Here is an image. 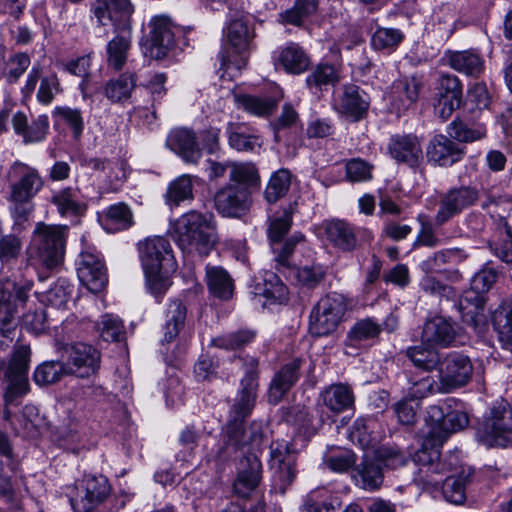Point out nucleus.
I'll list each match as a JSON object with an SVG mask.
<instances>
[{"label": "nucleus", "instance_id": "obj_1", "mask_svg": "<svg viewBox=\"0 0 512 512\" xmlns=\"http://www.w3.org/2000/svg\"><path fill=\"white\" fill-rule=\"evenodd\" d=\"M172 237L183 253L207 256L218 242L215 216L190 210L174 222Z\"/></svg>", "mask_w": 512, "mask_h": 512}, {"label": "nucleus", "instance_id": "obj_2", "mask_svg": "<svg viewBox=\"0 0 512 512\" xmlns=\"http://www.w3.org/2000/svg\"><path fill=\"white\" fill-rule=\"evenodd\" d=\"M6 178L11 213L17 220L26 219L31 211L28 205L43 189L44 179L37 168L19 160L9 167Z\"/></svg>", "mask_w": 512, "mask_h": 512}, {"label": "nucleus", "instance_id": "obj_3", "mask_svg": "<svg viewBox=\"0 0 512 512\" xmlns=\"http://www.w3.org/2000/svg\"><path fill=\"white\" fill-rule=\"evenodd\" d=\"M67 232V226L37 223L28 250L31 263L47 269L60 265L64 259Z\"/></svg>", "mask_w": 512, "mask_h": 512}, {"label": "nucleus", "instance_id": "obj_4", "mask_svg": "<svg viewBox=\"0 0 512 512\" xmlns=\"http://www.w3.org/2000/svg\"><path fill=\"white\" fill-rule=\"evenodd\" d=\"M258 361L255 358L250 359V369L246 371L240 381V388L231 408V417L226 433L229 442L238 448L246 444L245 431L243 430V421L248 417L256 403L258 383Z\"/></svg>", "mask_w": 512, "mask_h": 512}, {"label": "nucleus", "instance_id": "obj_5", "mask_svg": "<svg viewBox=\"0 0 512 512\" xmlns=\"http://www.w3.org/2000/svg\"><path fill=\"white\" fill-rule=\"evenodd\" d=\"M224 36L231 51L221 50L218 54L222 69L234 67L241 70L247 65L248 52L252 48L254 31L249 26V20L243 13L229 15L224 29Z\"/></svg>", "mask_w": 512, "mask_h": 512}, {"label": "nucleus", "instance_id": "obj_6", "mask_svg": "<svg viewBox=\"0 0 512 512\" xmlns=\"http://www.w3.org/2000/svg\"><path fill=\"white\" fill-rule=\"evenodd\" d=\"M31 357V349L26 345L17 346L12 353L8 366L5 370L7 386L4 392V419L9 421L12 413L8 406L19 405L21 398L30 391L28 381V370Z\"/></svg>", "mask_w": 512, "mask_h": 512}, {"label": "nucleus", "instance_id": "obj_7", "mask_svg": "<svg viewBox=\"0 0 512 512\" xmlns=\"http://www.w3.org/2000/svg\"><path fill=\"white\" fill-rule=\"evenodd\" d=\"M346 309V301L341 294L330 293L322 297L310 312L311 335L325 337L333 334L342 321Z\"/></svg>", "mask_w": 512, "mask_h": 512}, {"label": "nucleus", "instance_id": "obj_8", "mask_svg": "<svg viewBox=\"0 0 512 512\" xmlns=\"http://www.w3.org/2000/svg\"><path fill=\"white\" fill-rule=\"evenodd\" d=\"M55 348L65 359L70 374L80 378H88L98 372L101 353L91 344L81 341L65 342L64 340H56Z\"/></svg>", "mask_w": 512, "mask_h": 512}, {"label": "nucleus", "instance_id": "obj_9", "mask_svg": "<svg viewBox=\"0 0 512 512\" xmlns=\"http://www.w3.org/2000/svg\"><path fill=\"white\" fill-rule=\"evenodd\" d=\"M477 434L487 446L505 447L512 442V409L509 404L501 401L493 405Z\"/></svg>", "mask_w": 512, "mask_h": 512}, {"label": "nucleus", "instance_id": "obj_10", "mask_svg": "<svg viewBox=\"0 0 512 512\" xmlns=\"http://www.w3.org/2000/svg\"><path fill=\"white\" fill-rule=\"evenodd\" d=\"M473 374L471 359L458 351L443 355L438 368L439 389L444 393H451L466 386Z\"/></svg>", "mask_w": 512, "mask_h": 512}, {"label": "nucleus", "instance_id": "obj_11", "mask_svg": "<svg viewBox=\"0 0 512 512\" xmlns=\"http://www.w3.org/2000/svg\"><path fill=\"white\" fill-rule=\"evenodd\" d=\"M109 492L106 477L89 475L77 481L68 496L75 512H90L105 500Z\"/></svg>", "mask_w": 512, "mask_h": 512}, {"label": "nucleus", "instance_id": "obj_12", "mask_svg": "<svg viewBox=\"0 0 512 512\" xmlns=\"http://www.w3.org/2000/svg\"><path fill=\"white\" fill-rule=\"evenodd\" d=\"M480 198L479 190L473 186H460L449 189L440 197L439 207L434 217L436 226H442L465 209L475 205Z\"/></svg>", "mask_w": 512, "mask_h": 512}, {"label": "nucleus", "instance_id": "obj_13", "mask_svg": "<svg viewBox=\"0 0 512 512\" xmlns=\"http://www.w3.org/2000/svg\"><path fill=\"white\" fill-rule=\"evenodd\" d=\"M91 11L101 26L112 25L115 30L131 29L134 7L130 0H95Z\"/></svg>", "mask_w": 512, "mask_h": 512}, {"label": "nucleus", "instance_id": "obj_14", "mask_svg": "<svg viewBox=\"0 0 512 512\" xmlns=\"http://www.w3.org/2000/svg\"><path fill=\"white\" fill-rule=\"evenodd\" d=\"M252 195L236 184H225L214 196V206L219 214L228 218H241L249 213Z\"/></svg>", "mask_w": 512, "mask_h": 512}, {"label": "nucleus", "instance_id": "obj_15", "mask_svg": "<svg viewBox=\"0 0 512 512\" xmlns=\"http://www.w3.org/2000/svg\"><path fill=\"white\" fill-rule=\"evenodd\" d=\"M150 28V53L154 58L162 59L175 47L182 29L164 15L153 17Z\"/></svg>", "mask_w": 512, "mask_h": 512}, {"label": "nucleus", "instance_id": "obj_16", "mask_svg": "<svg viewBox=\"0 0 512 512\" xmlns=\"http://www.w3.org/2000/svg\"><path fill=\"white\" fill-rule=\"evenodd\" d=\"M138 249L143 269H176L172 247L166 238L148 237L138 244Z\"/></svg>", "mask_w": 512, "mask_h": 512}, {"label": "nucleus", "instance_id": "obj_17", "mask_svg": "<svg viewBox=\"0 0 512 512\" xmlns=\"http://www.w3.org/2000/svg\"><path fill=\"white\" fill-rule=\"evenodd\" d=\"M270 462L275 468V486L284 494L296 477V454L290 450L287 442L277 441L270 446Z\"/></svg>", "mask_w": 512, "mask_h": 512}, {"label": "nucleus", "instance_id": "obj_18", "mask_svg": "<svg viewBox=\"0 0 512 512\" xmlns=\"http://www.w3.org/2000/svg\"><path fill=\"white\" fill-rule=\"evenodd\" d=\"M32 286L31 282L19 284L9 279L0 281V323H16L18 309L27 302Z\"/></svg>", "mask_w": 512, "mask_h": 512}, {"label": "nucleus", "instance_id": "obj_19", "mask_svg": "<svg viewBox=\"0 0 512 512\" xmlns=\"http://www.w3.org/2000/svg\"><path fill=\"white\" fill-rule=\"evenodd\" d=\"M77 275L80 282L93 293L101 291L108 282L105 264L100 254L92 250L79 255Z\"/></svg>", "mask_w": 512, "mask_h": 512}, {"label": "nucleus", "instance_id": "obj_20", "mask_svg": "<svg viewBox=\"0 0 512 512\" xmlns=\"http://www.w3.org/2000/svg\"><path fill=\"white\" fill-rule=\"evenodd\" d=\"M166 145L187 164L197 165L202 158L198 137L191 129L172 130L167 136Z\"/></svg>", "mask_w": 512, "mask_h": 512}, {"label": "nucleus", "instance_id": "obj_21", "mask_svg": "<svg viewBox=\"0 0 512 512\" xmlns=\"http://www.w3.org/2000/svg\"><path fill=\"white\" fill-rule=\"evenodd\" d=\"M388 151L398 163L416 168L423 160V151L417 136L412 134H396L391 136Z\"/></svg>", "mask_w": 512, "mask_h": 512}, {"label": "nucleus", "instance_id": "obj_22", "mask_svg": "<svg viewBox=\"0 0 512 512\" xmlns=\"http://www.w3.org/2000/svg\"><path fill=\"white\" fill-rule=\"evenodd\" d=\"M302 364L301 358H295L282 365L274 374L268 389L269 403L278 404L298 382Z\"/></svg>", "mask_w": 512, "mask_h": 512}, {"label": "nucleus", "instance_id": "obj_23", "mask_svg": "<svg viewBox=\"0 0 512 512\" xmlns=\"http://www.w3.org/2000/svg\"><path fill=\"white\" fill-rule=\"evenodd\" d=\"M465 151L450 136L436 135L427 146V157L430 162L441 166L449 167L459 162Z\"/></svg>", "mask_w": 512, "mask_h": 512}, {"label": "nucleus", "instance_id": "obj_24", "mask_svg": "<svg viewBox=\"0 0 512 512\" xmlns=\"http://www.w3.org/2000/svg\"><path fill=\"white\" fill-rule=\"evenodd\" d=\"M438 113L442 119H447L452 112L459 108L462 102V85L457 76L443 74L438 80Z\"/></svg>", "mask_w": 512, "mask_h": 512}, {"label": "nucleus", "instance_id": "obj_25", "mask_svg": "<svg viewBox=\"0 0 512 512\" xmlns=\"http://www.w3.org/2000/svg\"><path fill=\"white\" fill-rule=\"evenodd\" d=\"M456 330L452 322L443 316H434L428 319L421 333L424 343L447 347L453 343Z\"/></svg>", "mask_w": 512, "mask_h": 512}, {"label": "nucleus", "instance_id": "obj_26", "mask_svg": "<svg viewBox=\"0 0 512 512\" xmlns=\"http://www.w3.org/2000/svg\"><path fill=\"white\" fill-rule=\"evenodd\" d=\"M421 81L412 76L397 79L392 84V106L400 113L410 109L418 100Z\"/></svg>", "mask_w": 512, "mask_h": 512}, {"label": "nucleus", "instance_id": "obj_27", "mask_svg": "<svg viewBox=\"0 0 512 512\" xmlns=\"http://www.w3.org/2000/svg\"><path fill=\"white\" fill-rule=\"evenodd\" d=\"M370 98L366 92L354 84L344 86L339 101V111L353 120H360L367 112Z\"/></svg>", "mask_w": 512, "mask_h": 512}, {"label": "nucleus", "instance_id": "obj_28", "mask_svg": "<svg viewBox=\"0 0 512 512\" xmlns=\"http://www.w3.org/2000/svg\"><path fill=\"white\" fill-rule=\"evenodd\" d=\"M241 465L233 487L236 494L246 497L258 486L261 480L262 464L256 455L250 454L241 462Z\"/></svg>", "mask_w": 512, "mask_h": 512}, {"label": "nucleus", "instance_id": "obj_29", "mask_svg": "<svg viewBox=\"0 0 512 512\" xmlns=\"http://www.w3.org/2000/svg\"><path fill=\"white\" fill-rule=\"evenodd\" d=\"M117 34L107 42L106 62L115 71L124 68L132 46L131 29L115 30Z\"/></svg>", "mask_w": 512, "mask_h": 512}, {"label": "nucleus", "instance_id": "obj_30", "mask_svg": "<svg viewBox=\"0 0 512 512\" xmlns=\"http://www.w3.org/2000/svg\"><path fill=\"white\" fill-rule=\"evenodd\" d=\"M50 203L56 207L61 216H79L86 210L77 187H64L51 194Z\"/></svg>", "mask_w": 512, "mask_h": 512}, {"label": "nucleus", "instance_id": "obj_31", "mask_svg": "<svg viewBox=\"0 0 512 512\" xmlns=\"http://www.w3.org/2000/svg\"><path fill=\"white\" fill-rule=\"evenodd\" d=\"M226 135L229 146L236 151L252 152L262 144L260 137L245 123L229 122Z\"/></svg>", "mask_w": 512, "mask_h": 512}, {"label": "nucleus", "instance_id": "obj_32", "mask_svg": "<svg viewBox=\"0 0 512 512\" xmlns=\"http://www.w3.org/2000/svg\"><path fill=\"white\" fill-rule=\"evenodd\" d=\"M320 399L325 407L336 414L351 409L355 401L352 388L342 383L325 388L320 394Z\"/></svg>", "mask_w": 512, "mask_h": 512}, {"label": "nucleus", "instance_id": "obj_33", "mask_svg": "<svg viewBox=\"0 0 512 512\" xmlns=\"http://www.w3.org/2000/svg\"><path fill=\"white\" fill-rule=\"evenodd\" d=\"M447 60L453 70L470 77H479L485 68L484 59L474 50L449 52Z\"/></svg>", "mask_w": 512, "mask_h": 512}, {"label": "nucleus", "instance_id": "obj_34", "mask_svg": "<svg viewBox=\"0 0 512 512\" xmlns=\"http://www.w3.org/2000/svg\"><path fill=\"white\" fill-rule=\"evenodd\" d=\"M228 184H236L251 195L260 186V175L256 166L251 162H232L230 165Z\"/></svg>", "mask_w": 512, "mask_h": 512}, {"label": "nucleus", "instance_id": "obj_35", "mask_svg": "<svg viewBox=\"0 0 512 512\" xmlns=\"http://www.w3.org/2000/svg\"><path fill=\"white\" fill-rule=\"evenodd\" d=\"M278 64L288 73L301 74L309 66V57L300 45L290 42L280 49L276 62Z\"/></svg>", "mask_w": 512, "mask_h": 512}, {"label": "nucleus", "instance_id": "obj_36", "mask_svg": "<svg viewBox=\"0 0 512 512\" xmlns=\"http://www.w3.org/2000/svg\"><path fill=\"white\" fill-rule=\"evenodd\" d=\"M328 240L343 251H352L357 244L354 228L343 220H332L326 224Z\"/></svg>", "mask_w": 512, "mask_h": 512}, {"label": "nucleus", "instance_id": "obj_37", "mask_svg": "<svg viewBox=\"0 0 512 512\" xmlns=\"http://www.w3.org/2000/svg\"><path fill=\"white\" fill-rule=\"evenodd\" d=\"M206 280L209 291L217 298L228 300L234 292V283L226 270L221 267L207 266Z\"/></svg>", "mask_w": 512, "mask_h": 512}, {"label": "nucleus", "instance_id": "obj_38", "mask_svg": "<svg viewBox=\"0 0 512 512\" xmlns=\"http://www.w3.org/2000/svg\"><path fill=\"white\" fill-rule=\"evenodd\" d=\"M234 101L238 109H242L256 117H268L277 108V101L274 99L260 98L248 94H236Z\"/></svg>", "mask_w": 512, "mask_h": 512}, {"label": "nucleus", "instance_id": "obj_39", "mask_svg": "<svg viewBox=\"0 0 512 512\" xmlns=\"http://www.w3.org/2000/svg\"><path fill=\"white\" fill-rule=\"evenodd\" d=\"M381 332V325L372 318L357 321L346 337V347L359 348L364 342L376 338Z\"/></svg>", "mask_w": 512, "mask_h": 512}, {"label": "nucleus", "instance_id": "obj_40", "mask_svg": "<svg viewBox=\"0 0 512 512\" xmlns=\"http://www.w3.org/2000/svg\"><path fill=\"white\" fill-rule=\"evenodd\" d=\"M186 306L179 300H173L168 307L167 320L164 325L163 343H171L185 326Z\"/></svg>", "mask_w": 512, "mask_h": 512}, {"label": "nucleus", "instance_id": "obj_41", "mask_svg": "<svg viewBox=\"0 0 512 512\" xmlns=\"http://www.w3.org/2000/svg\"><path fill=\"white\" fill-rule=\"evenodd\" d=\"M291 186V173L288 169H279L272 173L265 187L263 196L267 203L274 204L282 199Z\"/></svg>", "mask_w": 512, "mask_h": 512}, {"label": "nucleus", "instance_id": "obj_42", "mask_svg": "<svg viewBox=\"0 0 512 512\" xmlns=\"http://www.w3.org/2000/svg\"><path fill=\"white\" fill-rule=\"evenodd\" d=\"M451 461L447 465L440 460L433 464L418 468L415 479L423 486L438 489L445 480L448 472L452 471Z\"/></svg>", "mask_w": 512, "mask_h": 512}, {"label": "nucleus", "instance_id": "obj_43", "mask_svg": "<svg viewBox=\"0 0 512 512\" xmlns=\"http://www.w3.org/2000/svg\"><path fill=\"white\" fill-rule=\"evenodd\" d=\"M444 354L439 353L436 349L417 345L409 347L406 350V356L416 366L425 371H433L439 368Z\"/></svg>", "mask_w": 512, "mask_h": 512}, {"label": "nucleus", "instance_id": "obj_44", "mask_svg": "<svg viewBox=\"0 0 512 512\" xmlns=\"http://www.w3.org/2000/svg\"><path fill=\"white\" fill-rule=\"evenodd\" d=\"M471 475L470 469L468 473L462 470L459 475L446 476L441 484L444 498L455 505L463 504L466 500L465 485Z\"/></svg>", "mask_w": 512, "mask_h": 512}, {"label": "nucleus", "instance_id": "obj_45", "mask_svg": "<svg viewBox=\"0 0 512 512\" xmlns=\"http://www.w3.org/2000/svg\"><path fill=\"white\" fill-rule=\"evenodd\" d=\"M65 374H70L65 362L45 361L37 366L33 379L37 385L45 386L58 382Z\"/></svg>", "mask_w": 512, "mask_h": 512}, {"label": "nucleus", "instance_id": "obj_46", "mask_svg": "<svg viewBox=\"0 0 512 512\" xmlns=\"http://www.w3.org/2000/svg\"><path fill=\"white\" fill-rule=\"evenodd\" d=\"M467 255L460 248L445 249L435 252L421 262L420 268L425 273L439 272L441 267L447 263L464 260Z\"/></svg>", "mask_w": 512, "mask_h": 512}, {"label": "nucleus", "instance_id": "obj_47", "mask_svg": "<svg viewBox=\"0 0 512 512\" xmlns=\"http://www.w3.org/2000/svg\"><path fill=\"white\" fill-rule=\"evenodd\" d=\"M450 138L459 142L471 143L486 137L483 125L469 126L459 119L453 120L447 127Z\"/></svg>", "mask_w": 512, "mask_h": 512}, {"label": "nucleus", "instance_id": "obj_48", "mask_svg": "<svg viewBox=\"0 0 512 512\" xmlns=\"http://www.w3.org/2000/svg\"><path fill=\"white\" fill-rule=\"evenodd\" d=\"M136 85L134 73H123L117 79L109 81L105 86V95L112 101L126 100Z\"/></svg>", "mask_w": 512, "mask_h": 512}, {"label": "nucleus", "instance_id": "obj_49", "mask_svg": "<svg viewBox=\"0 0 512 512\" xmlns=\"http://www.w3.org/2000/svg\"><path fill=\"white\" fill-rule=\"evenodd\" d=\"M192 198L193 183L190 175H181L169 184L166 200L170 205L178 206L181 202Z\"/></svg>", "mask_w": 512, "mask_h": 512}, {"label": "nucleus", "instance_id": "obj_50", "mask_svg": "<svg viewBox=\"0 0 512 512\" xmlns=\"http://www.w3.org/2000/svg\"><path fill=\"white\" fill-rule=\"evenodd\" d=\"M493 324L501 339L512 344V297L503 301L496 309Z\"/></svg>", "mask_w": 512, "mask_h": 512}, {"label": "nucleus", "instance_id": "obj_51", "mask_svg": "<svg viewBox=\"0 0 512 512\" xmlns=\"http://www.w3.org/2000/svg\"><path fill=\"white\" fill-rule=\"evenodd\" d=\"M105 222L111 231L124 230L133 224V215L126 204L117 203L108 208Z\"/></svg>", "mask_w": 512, "mask_h": 512}, {"label": "nucleus", "instance_id": "obj_52", "mask_svg": "<svg viewBox=\"0 0 512 512\" xmlns=\"http://www.w3.org/2000/svg\"><path fill=\"white\" fill-rule=\"evenodd\" d=\"M304 240V235L300 232H296L287 238L284 242L281 240L271 246V249L275 255L274 260L279 268L290 267V258L294 252L295 247L302 243Z\"/></svg>", "mask_w": 512, "mask_h": 512}, {"label": "nucleus", "instance_id": "obj_53", "mask_svg": "<svg viewBox=\"0 0 512 512\" xmlns=\"http://www.w3.org/2000/svg\"><path fill=\"white\" fill-rule=\"evenodd\" d=\"M404 34L396 28L379 27L372 35L371 44L374 49L392 51L403 41Z\"/></svg>", "mask_w": 512, "mask_h": 512}, {"label": "nucleus", "instance_id": "obj_54", "mask_svg": "<svg viewBox=\"0 0 512 512\" xmlns=\"http://www.w3.org/2000/svg\"><path fill=\"white\" fill-rule=\"evenodd\" d=\"M318 8V0H296L293 7L281 14L284 22L300 26L304 19L313 15Z\"/></svg>", "mask_w": 512, "mask_h": 512}, {"label": "nucleus", "instance_id": "obj_55", "mask_svg": "<svg viewBox=\"0 0 512 512\" xmlns=\"http://www.w3.org/2000/svg\"><path fill=\"white\" fill-rule=\"evenodd\" d=\"M30 65L31 59L27 53H15L5 62L3 76L8 83H16L24 75Z\"/></svg>", "mask_w": 512, "mask_h": 512}, {"label": "nucleus", "instance_id": "obj_56", "mask_svg": "<svg viewBox=\"0 0 512 512\" xmlns=\"http://www.w3.org/2000/svg\"><path fill=\"white\" fill-rule=\"evenodd\" d=\"M469 423L467 413L461 410H452L450 406L445 414V419L439 433L437 444H443L448 435L465 428Z\"/></svg>", "mask_w": 512, "mask_h": 512}, {"label": "nucleus", "instance_id": "obj_57", "mask_svg": "<svg viewBox=\"0 0 512 512\" xmlns=\"http://www.w3.org/2000/svg\"><path fill=\"white\" fill-rule=\"evenodd\" d=\"M99 336L107 342L119 341L124 334L122 321L111 314H106L95 324Z\"/></svg>", "mask_w": 512, "mask_h": 512}, {"label": "nucleus", "instance_id": "obj_58", "mask_svg": "<svg viewBox=\"0 0 512 512\" xmlns=\"http://www.w3.org/2000/svg\"><path fill=\"white\" fill-rule=\"evenodd\" d=\"M256 333L252 330H239L216 337L212 340V344L221 349L236 350L249 344L255 338Z\"/></svg>", "mask_w": 512, "mask_h": 512}, {"label": "nucleus", "instance_id": "obj_59", "mask_svg": "<svg viewBox=\"0 0 512 512\" xmlns=\"http://www.w3.org/2000/svg\"><path fill=\"white\" fill-rule=\"evenodd\" d=\"M299 122V115L294 107L286 103L283 105L280 115L270 122L269 126L274 133V141H281V133L292 128Z\"/></svg>", "mask_w": 512, "mask_h": 512}, {"label": "nucleus", "instance_id": "obj_60", "mask_svg": "<svg viewBox=\"0 0 512 512\" xmlns=\"http://www.w3.org/2000/svg\"><path fill=\"white\" fill-rule=\"evenodd\" d=\"M57 115L72 131L73 138L79 140L84 130L82 111L68 106H57L54 110Z\"/></svg>", "mask_w": 512, "mask_h": 512}, {"label": "nucleus", "instance_id": "obj_61", "mask_svg": "<svg viewBox=\"0 0 512 512\" xmlns=\"http://www.w3.org/2000/svg\"><path fill=\"white\" fill-rule=\"evenodd\" d=\"M173 271L174 270H166L165 268L153 270L144 269L148 288L155 298H161L170 287L171 282L169 275Z\"/></svg>", "mask_w": 512, "mask_h": 512}, {"label": "nucleus", "instance_id": "obj_62", "mask_svg": "<svg viewBox=\"0 0 512 512\" xmlns=\"http://www.w3.org/2000/svg\"><path fill=\"white\" fill-rule=\"evenodd\" d=\"M447 409L448 405L446 404L430 405L427 409L425 422L428 427V431L425 436L433 438V444H437V439L441 432V427L443 425Z\"/></svg>", "mask_w": 512, "mask_h": 512}, {"label": "nucleus", "instance_id": "obj_63", "mask_svg": "<svg viewBox=\"0 0 512 512\" xmlns=\"http://www.w3.org/2000/svg\"><path fill=\"white\" fill-rule=\"evenodd\" d=\"M373 165L360 158H353L345 165L346 177L351 182H366L373 177Z\"/></svg>", "mask_w": 512, "mask_h": 512}, {"label": "nucleus", "instance_id": "obj_64", "mask_svg": "<svg viewBox=\"0 0 512 512\" xmlns=\"http://www.w3.org/2000/svg\"><path fill=\"white\" fill-rule=\"evenodd\" d=\"M374 425L375 421L372 418L356 419L350 431L351 441L358 443L361 447H368L371 445L375 440L371 431Z\"/></svg>", "mask_w": 512, "mask_h": 512}]
</instances>
